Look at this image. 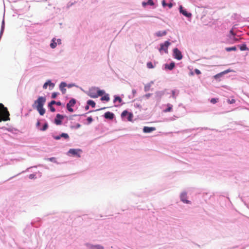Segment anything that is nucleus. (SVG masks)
Wrapping results in <instances>:
<instances>
[{"mask_svg":"<svg viewBox=\"0 0 249 249\" xmlns=\"http://www.w3.org/2000/svg\"><path fill=\"white\" fill-rule=\"evenodd\" d=\"M105 93V90L98 87H93L89 89L88 95L92 98H97Z\"/></svg>","mask_w":249,"mask_h":249,"instance_id":"1","label":"nucleus"},{"mask_svg":"<svg viewBox=\"0 0 249 249\" xmlns=\"http://www.w3.org/2000/svg\"><path fill=\"white\" fill-rule=\"evenodd\" d=\"M52 138L55 140H62L68 142L70 140L69 134L65 132H54L51 134Z\"/></svg>","mask_w":249,"mask_h":249,"instance_id":"2","label":"nucleus"},{"mask_svg":"<svg viewBox=\"0 0 249 249\" xmlns=\"http://www.w3.org/2000/svg\"><path fill=\"white\" fill-rule=\"evenodd\" d=\"M0 113L4 116L2 119L3 121H7L10 120V113L8 111V109L2 103H0ZM1 121V120H0V122Z\"/></svg>","mask_w":249,"mask_h":249,"instance_id":"3","label":"nucleus"},{"mask_svg":"<svg viewBox=\"0 0 249 249\" xmlns=\"http://www.w3.org/2000/svg\"><path fill=\"white\" fill-rule=\"evenodd\" d=\"M46 101L45 96H38L32 105L33 108L44 106Z\"/></svg>","mask_w":249,"mask_h":249,"instance_id":"4","label":"nucleus"},{"mask_svg":"<svg viewBox=\"0 0 249 249\" xmlns=\"http://www.w3.org/2000/svg\"><path fill=\"white\" fill-rule=\"evenodd\" d=\"M171 44V42L169 40H166L164 42L161 43L160 44V48H159V51L160 53H161L163 51L165 53H168V49Z\"/></svg>","mask_w":249,"mask_h":249,"instance_id":"5","label":"nucleus"},{"mask_svg":"<svg viewBox=\"0 0 249 249\" xmlns=\"http://www.w3.org/2000/svg\"><path fill=\"white\" fill-rule=\"evenodd\" d=\"M121 116L123 120H126L128 121L131 122L134 116L132 112H129L126 109L122 112Z\"/></svg>","mask_w":249,"mask_h":249,"instance_id":"6","label":"nucleus"},{"mask_svg":"<svg viewBox=\"0 0 249 249\" xmlns=\"http://www.w3.org/2000/svg\"><path fill=\"white\" fill-rule=\"evenodd\" d=\"M82 152V151L80 149L71 148L68 151L67 155L69 156L80 158Z\"/></svg>","mask_w":249,"mask_h":249,"instance_id":"7","label":"nucleus"},{"mask_svg":"<svg viewBox=\"0 0 249 249\" xmlns=\"http://www.w3.org/2000/svg\"><path fill=\"white\" fill-rule=\"evenodd\" d=\"M65 118L68 119V117L66 115L58 113L56 115L54 119L53 123L57 125H61Z\"/></svg>","mask_w":249,"mask_h":249,"instance_id":"8","label":"nucleus"},{"mask_svg":"<svg viewBox=\"0 0 249 249\" xmlns=\"http://www.w3.org/2000/svg\"><path fill=\"white\" fill-rule=\"evenodd\" d=\"M77 102V100L73 98H71L68 103L66 104V108L69 112L72 113L74 112L73 107Z\"/></svg>","mask_w":249,"mask_h":249,"instance_id":"9","label":"nucleus"},{"mask_svg":"<svg viewBox=\"0 0 249 249\" xmlns=\"http://www.w3.org/2000/svg\"><path fill=\"white\" fill-rule=\"evenodd\" d=\"M173 57L178 60H180L183 58L182 52L177 47L173 49Z\"/></svg>","mask_w":249,"mask_h":249,"instance_id":"10","label":"nucleus"},{"mask_svg":"<svg viewBox=\"0 0 249 249\" xmlns=\"http://www.w3.org/2000/svg\"><path fill=\"white\" fill-rule=\"evenodd\" d=\"M113 102L115 107H120L121 105L124 104L122 98L119 95H114Z\"/></svg>","mask_w":249,"mask_h":249,"instance_id":"11","label":"nucleus"},{"mask_svg":"<svg viewBox=\"0 0 249 249\" xmlns=\"http://www.w3.org/2000/svg\"><path fill=\"white\" fill-rule=\"evenodd\" d=\"M179 12L180 14L182 15L183 16L188 18H192V15L191 13L188 11L187 9L183 7L182 5H179Z\"/></svg>","mask_w":249,"mask_h":249,"instance_id":"12","label":"nucleus"},{"mask_svg":"<svg viewBox=\"0 0 249 249\" xmlns=\"http://www.w3.org/2000/svg\"><path fill=\"white\" fill-rule=\"evenodd\" d=\"M234 26H233L232 28L230 30L228 36L230 39L231 40V43H232L236 42L238 41V39L236 37V34L234 32Z\"/></svg>","mask_w":249,"mask_h":249,"instance_id":"13","label":"nucleus"},{"mask_svg":"<svg viewBox=\"0 0 249 249\" xmlns=\"http://www.w3.org/2000/svg\"><path fill=\"white\" fill-rule=\"evenodd\" d=\"M234 71L233 70H231L230 69H227L225 71H224L220 73H218L215 75L213 76V78L216 81H221V78L224 76V75L230 72Z\"/></svg>","mask_w":249,"mask_h":249,"instance_id":"14","label":"nucleus"},{"mask_svg":"<svg viewBox=\"0 0 249 249\" xmlns=\"http://www.w3.org/2000/svg\"><path fill=\"white\" fill-rule=\"evenodd\" d=\"M36 128L42 131H46L49 127V124L47 121H45L44 124L42 125L41 123L39 120H37L36 123Z\"/></svg>","mask_w":249,"mask_h":249,"instance_id":"15","label":"nucleus"},{"mask_svg":"<svg viewBox=\"0 0 249 249\" xmlns=\"http://www.w3.org/2000/svg\"><path fill=\"white\" fill-rule=\"evenodd\" d=\"M176 66L174 61H171L170 63H165L162 66V69L164 70H173Z\"/></svg>","mask_w":249,"mask_h":249,"instance_id":"16","label":"nucleus"},{"mask_svg":"<svg viewBox=\"0 0 249 249\" xmlns=\"http://www.w3.org/2000/svg\"><path fill=\"white\" fill-rule=\"evenodd\" d=\"M161 4L163 8L168 7L170 9L174 6V3L173 0H162Z\"/></svg>","mask_w":249,"mask_h":249,"instance_id":"17","label":"nucleus"},{"mask_svg":"<svg viewBox=\"0 0 249 249\" xmlns=\"http://www.w3.org/2000/svg\"><path fill=\"white\" fill-rule=\"evenodd\" d=\"M103 117L107 120L112 121L115 118V114L110 111L105 112L103 115Z\"/></svg>","mask_w":249,"mask_h":249,"instance_id":"18","label":"nucleus"},{"mask_svg":"<svg viewBox=\"0 0 249 249\" xmlns=\"http://www.w3.org/2000/svg\"><path fill=\"white\" fill-rule=\"evenodd\" d=\"M34 227L31 223L27 225L26 228L24 230L25 233L26 234L27 236H30L34 231Z\"/></svg>","mask_w":249,"mask_h":249,"instance_id":"19","label":"nucleus"},{"mask_svg":"<svg viewBox=\"0 0 249 249\" xmlns=\"http://www.w3.org/2000/svg\"><path fill=\"white\" fill-rule=\"evenodd\" d=\"M85 245L87 248L89 249H104V247L103 246L99 244L93 245L86 243Z\"/></svg>","mask_w":249,"mask_h":249,"instance_id":"20","label":"nucleus"},{"mask_svg":"<svg viewBox=\"0 0 249 249\" xmlns=\"http://www.w3.org/2000/svg\"><path fill=\"white\" fill-rule=\"evenodd\" d=\"M41 219L38 217L34 219L31 222V224L33 226V227L36 228L39 227L41 226Z\"/></svg>","mask_w":249,"mask_h":249,"instance_id":"21","label":"nucleus"},{"mask_svg":"<svg viewBox=\"0 0 249 249\" xmlns=\"http://www.w3.org/2000/svg\"><path fill=\"white\" fill-rule=\"evenodd\" d=\"M180 200L185 204H190L191 201L187 199V193L183 192L180 195Z\"/></svg>","mask_w":249,"mask_h":249,"instance_id":"22","label":"nucleus"},{"mask_svg":"<svg viewBox=\"0 0 249 249\" xmlns=\"http://www.w3.org/2000/svg\"><path fill=\"white\" fill-rule=\"evenodd\" d=\"M142 5L143 7H146L147 6H154V8L156 7L155 4L153 0H145L142 2Z\"/></svg>","mask_w":249,"mask_h":249,"instance_id":"23","label":"nucleus"},{"mask_svg":"<svg viewBox=\"0 0 249 249\" xmlns=\"http://www.w3.org/2000/svg\"><path fill=\"white\" fill-rule=\"evenodd\" d=\"M66 86L67 83L66 82H61L59 84V89L61 90L63 94H65L66 92V89L65 88Z\"/></svg>","mask_w":249,"mask_h":249,"instance_id":"24","label":"nucleus"},{"mask_svg":"<svg viewBox=\"0 0 249 249\" xmlns=\"http://www.w3.org/2000/svg\"><path fill=\"white\" fill-rule=\"evenodd\" d=\"M156 128L155 127H150L145 126L142 128V131L144 133H150L155 131Z\"/></svg>","mask_w":249,"mask_h":249,"instance_id":"25","label":"nucleus"},{"mask_svg":"<svg viewBox=\"0 0 249 249\" xmlns=\"http://www.w3.org/2000/svg\"><path fill=\"white\" fill-rule=\"evenodd\" d=\"M55 86L54 83H53L51 80H48L46 82L43 84V88L44 89H46L48 86L50 88H53Z\"/></svg>","mask_w":249,"mask_h":249,"instance_id":"26","label":"nucleus"},{"mask_svg":"<svg viewBox=\"0 0 249 249\" xmlns=\"http://www.w3.org/2000/svg\"><path fill=\"white\" fill-rule=\"evenodd\" d=\"M100 96H101L100 100L102 102H107L110 100V97H109V94L106 93L105 91V93H103V94Z\"/></svg>","mask_w":249,"mask_h":249,"instance_id":"27","label":"nucleus"},{"mask_svg":"<svg viewBox=\"0 0 249 249\" xmlns=\"http://www.w3.org/2000/svg\"><path fill=\"white\" fill-rule=\"evenodd\" d=\"M166 91H157L155 92V97L157 98L158 100H160L161 98L165 95Z\"/></svg>","mask_w":249,"mask_h":249,"instance_id":"28","label":"nucleus"},{"mask_svg":"<svg viewBox=\"0 0 249 249\" xmlns=\"http://www.w3.org/2000/svg\"><path fill=\"white\" fill-rule=\"evenodd\" d=\"M33 108L36 109L37 111L38 112L39 115L41 116H43L45 113L46 109L45 108H44L43 106L36 107Z\"/></svg>","mask_w":249,"mask_h":249,"instance_id":"29","label":"nucleus"},{"mask_svg":"<svg viewBox=\"0 0 249 249\" xmlns=\"http://www.w3.org/2000/svg\"><path fill=\"white\" fill-rule=\"evenodd\" d=\"M167 31L166 30L159 31L155 33V36L158 37H162L167 35Z\"/></svg>","mask_w":249,"mask_h":249,"instance_id":"30","label":"nucleus"},{"mask_svg":"<svg viewBox=\"0 0 249 249\" xmlns=\"http://www.w3.org/2000/svg\"><path fill=\"white\" fill-rule=\"evenodd\" d=\"M170 94H171L170 96V98H172L173 99H176L177 96L179 94V90L178 89H172L171 90Z\"/></svg>","mask_w":249,"mask_h":249,"instance_id":"31","label":"nucleus"},{"mask_svg":"<svg viewBox=\"0 0 249 249\" xmlns=\"http://www.w3.org/2000/svg\"><path fill=\"white\" fill-rule=\"evenodd\" d=\"M93 121V119L91 116L88 117L86 120H84L82 122L84 124L89 125Z\"/></svg>","mask_w":249,"mask_h":249,"instance_id":"32","label":"nucleus"},{"mask_svg":"<svg viewBox=\"0 0 249 249\" xmlns=\"http://www.w3.org/2000/svg\"><path fill=\"white\" fill-rule=\"evenodd\" d=\"M198 129H200L201 130H208L210 129L206 127H197V128L185 129L184 130V131L185 132H191L193 130H198Z\"/></svg>","mask_w":249,"mask_h":249,"instance_id":"33","label":"nucleus"},{"mask_svg":"<svg viewBox=\"0 0 249 249\" xmlns=\"http://www.w3.org/2000/svg\"><path fill=\"white\" fill-rule=\"evenodd\" d=\"M71 124L70 125V127L71 129H77L79 128L81 125L79 123H76L75 124H74V123L72 122H71Z\"/></svg>","mask_w":249,"mask_h":249,"instance_id":"34","label":"nucleus"},{"mask_svg":"<svg viewBox=\"0 0 249 249\" xmlns=\"http://www.w3.org/2000/svg\"><path fill=\"white\" fill-rule=\"evenodd\" d=\"M238 47L239 48L240 50L241 51H249V48L247 46V45L245 42L238 45Z\"/></svg>","mask_w":249,"mask_h":249,"instance_id":"35","label":"nucleus"},{"mask_svg":"<svg viewBox=\"0 0 249 249\" xmlns=\"http://www.w3.org/2000/svg\"><path fill=\"white\" fill-rule=\"evenodd\" d=\"M107 107H102L101 108H99V109H97L96 110H90L89 111V112H86L85 113H84V114H79V115H77V116H81V117H86L87 116V115L90 113V112H93V111H99V110H104V109H105L106 108H107Z\"/></svg>","mask_w":249,"mask_h":249,"instance_id":"36","label":"nucleus"},{"mask_svg":"<svg viewBox=\"0 0 249 249\" xmlns=\"http://www.w3.org/2000/svg\"><path fill=\"white\" fill-rule=\"evenodd\" d=\"M50 46L52 49H54L57 46V42L56 39L55 37H53L51 40Z\"/></svg>","mask_w":249,"mask_h":249,"instance_id":"37","label":"nucleus"},{"mask_svg":"<svg viewBox=\"0 0 249 249\" xmlns=\"http://www.w3.org/2000/svg\"><path fill=\"white\" fill-rule=\"evenodd\" d=\"M173 110L172 105L168 103L166 105V107L163 110L164 112H169L172 111Z\"/></svg>","mask_w":249,"mask_h":249,"instance_id":"38","label":"nucleus"},{"mask_svg":"<svg viewBox=\"0 0 249 249\" xmlns=\"http://www.w3.org/2000/svg\"><path fill=\"white\" fill-rule=\"evenodd\" d=\"M87 104L89 106V107H91L92 108H94L96 106V103L94 101L89 99L87 101Z\"/></svg>","mask_w":249,"mask_h":249,"instance_id":"39","label":"nucleus"},{"mask_svg":"<svg viewBox=\"0 0 249 249\" xmlns=\"http://www.w3.org/2000/svg\"><path fill=\"white\" fill-rule=\"evenodd\" d=\"M225 50L227 52H230L231 51H237V47L236 46H231V47H226Z\"/></svg>","mask_w":249,"mask_h":249,"instance_id":"40","label":"nucleus"},{"mask_svg":"<svg viewBox=\"0 0 249 249\" xmlns=\"http://www.w3.org/2000/svg\"><path fill=\"white\" fill-rule=\"evenodd\" d=\"M45 160L49 161L58 164V162L57 161L56 158L55 157L47 158L45 159Z\"/></svg>","mask_w":249,"mask_h":249,"instance_id":"41","label":"nucleus"},{"mask_svg":"<svg viewBox=\"0 0 249 249\" xmlns=\"http://www.w3.org/2000/svg\"><path fill=\"white\" fill-rule=\"evenodd\" d=\"M146 66L148 69H153L155 67V65H154L151 61H148L146 64Z\"/></svg>","mask_w":249,"mask_h":249,"instance_id":"42","label":"nucleus"},{"mask_svg":"<svg viewBox=\"0 0 249 249\" xmlns=\"http://www.w3.org/2000/svg\"><path fill=\"white\" fill-rule=\"evenodd\" d=\"M77 2L76 1L74 0V1H70L69 2L66 6V8L67 9H69L70 7H71L72 6H73L74 4H75Z\"/></svg>","mask_w":249,"mask_h":249,"instance_id":"43","label":"nucleus"},{"mask_svg":"<svg viewBox=\"0 0 249 249\" xmlns=\"http://www.w3.org/2000/svg\"><path fill=\"white\" fill-rule=\"evenodd\" d=\"M47 106L49 111H50L51 112H54L56 111V109L55 107H53V106L48 105Z\"/></svg>","mask_w":249,"mask_h":249,"instance_id":"44","label":"nucleus"},{"mask_svg":"<svg viewBox=\"0 0 249 249\" xmlns=\"http://www.w3.org/2000/svg\"><path fill=\"white\" fill-rule=\"evenodd\" d=\"M218 101V98H212L210 100V102L213 104H215Z\"/></svg>","mask_w":249,"mask_h":249,"instance_id":"45","label":"nucleus"},{"mask_svg":"<svg viewBox=\"0 0 249 249\" xmlns=\"http://www.w3.org/2000/svg\"><path fill=\"white\" fill-rule=\"evenodd\" d=\"M59 94V93L58 92H53L52 93L51 98L52 99H55Z\"/></svg>","mask_w":249,"mask_h":249,"instance_id":"46","label":"nucleus"},{"mask_svg":"<svg viewBox=\"0 0 249 249\" xmlns=\"http://www.w3.org/2000/svg\"><path fill=\"white\" fill-rule=\"evenodd\" d=\"M36 167V166H34V167H30V168H27V169H26V171H23L21 172V173H19L17 175H15V176H13V177H11L10 178H9L8 179H7V180H10V179H12V178H14V177H16V176H18V175H19L21 174V173H24V172H26L27 171H28V170H29V169L30 168H33V167Z\"/></svg>","mask_w":249,"mask_h":249,"instance_id":"47","label":"nucleus"},{"mask_svg":"<svg viewBox=\"0 0 249 249\" xmlns=\"http://www.w3.org/2000/svg\"><path fill=\"white\" fill-rule=\"evenodd\" d=\"M73 87H78V86L75 83H67L66 87L68 88H71Z\"/></svg>","mask_w":249,"mask_h":249,"instance_id":"48","label":"nucleus"},{"mask_svg":"<svg viewBox=\"0 0 249 249\" xmlns=\"http://www.w3.org/2000/svg\"><path fill=\"white\" fill-rule=\"evenodd\" d=\"M150 87H151L150 84H148L144 86V91L145 92L149 91L150 89Z\"/></svg>","mask_w":249,"mask_h":249,"instance_id":"49","label":"nucleus"},{"mask_svg":"<svg viewBox=\"0 0 249 249\" xmlns=\"http://www.w3.org/2000/svg\"><path fill=\"white\" fill-rule=\"evenodd\" d=\"M194 71V74H196L197 75H199L201 74V71L197 69H195Z\"/></svg>","mask_w":249,"mask_h":249,"instance_id":"50","label":"nucleus"},{"mask_svg":"<svg viewBox=\"0 0 249 249\" xmlns=\"http://www.w3.org/2000/svg\"><path fill=\"white\" fill-rule=\"evenodd\" d=\"M227 102L229 104H234V103H235V100L234 99H227Z\"/></svg>","mask_w":249,"mask_h":249,"instance_id":"51","label":"nucleus"},{"mask_svg":"<svg viewBox=\"0 0 249 249\" xmlns=\"http://www.w3.org/2000/svg\"><path fill=\"white\" fill-rule=\"evenodd\" d=\"M29 178L31 179H35L36 178V174H31L29 175Z\"/></svg>","mask_w":249,"mask_h":249,"instance_id":"52","label":"nucleus"},{"mask_svg":"<svg viewBox=\"0 0 249 249\" xmlns=\"http://www.w3.org/2000/svg\"><path fill=\"white\" fill-rule=\"evenodd\" d=\"M56 105L58 106H62L64 107L65 105L62 103L60 101H56Z\"/></svg>","mask_w":249,"mask_h":249,"instance_id":"53","label":"nucleus"},{"mask_svg":"<svg viewBox=\"0 0 249 249\" xmlns=\"http://www.w3.org/2000/svg\"><path fill=\"white\" fill-rule=\"evenodd\" d=\"M6 129L9 131V132H12L13 133L14 132V131H15L16 130V129L15 128H6Z\"/></svg>","mask_w":249,"mask_h":249,"instance_id":"54","label":"nucleus"},{"mask_svg":"<svg viewBox=\"0 0 249 249\" xmlns=\"http://www.w3.org/2000/svg\"><path fill=\"white\" fill-rule=\"evenodd\" d=\"M48 105H50L53 106L54 105H56V101L55 100H51L50 102L48 103Z\"/></svg>","mask_w":249,"mask_h":249,"instance_id":"55","label":"nucleus"},{"mask_svg":"<svg viewBox=\"0 0 249 249\" xmlns=\"http://www.w3.org/2000/svg\"><path fill=\"white\" fill-rule=\"evenodd\" d=\"M163 91H166L165 95L170 94V92H171V90H169V89H165Z\"/></svg>","mask_w":249,"mask_h":249,"instance_id":"56","label":"nucleus"},{"mask_svg":"<svg viewBox=\"0 0 249 249\" xmlns=\"http://www.w3.org/2000/svg\"><path fill=\"white\" fill-rule=\"evenodd\" d=\"M137 93V91L135 89H133L132 90V93L133 95V97H134Z\"/></svg>","mask_w":249,"mask_h":249,"instance_id":"57","label":"nucleus"},{"mask_svg":"<svg viewBox=\"0 0 249 249\" xmlns=\"http://www.w3.org/2000/svg\"><path fill=\"white\" fill-rule=\"evenodd\" d=\"M57 44L60 45L61 44V39L60 38H58L56 39Z\"/></svg>","mask_w":249,"mask_h":249,"instance_id":"58","label":"nucleus"},{"mask_svg":"<svg viewBox=\"0 0 249 249\" xmlns=\"http://www.w3.org/2000/svg\"><path fill=\"white\" fill-rule=\"evenodd\" d=\"M152 94L151 93H147L145 95V96L146 98H149L151 96Z\"/></svg>","mask_w":249,"mask_h":249,"instance_id":"59","label":"nucleus"},{"mask_svg":"<svg viewBox=\"0 0 249 249\" xmlns=\"http://www.w3.org/2000/svg\"><path fill=\"white\" fill-rule=\"evenodd\" d=\"M195 74H194V71H191L189 73V75L190 76H193Z\"/></svg>","mask_w":249,"mask_h":249,"instance_id":"60","label":"nucleus"},{"mask_svg":"<svg viewBox=\"0 0 249 249\" xmlns=\"http://www.w3.org/2000/svg\"><path fill=\"white\" fill-rule=\"evenodd\" d=\"M89 106H88V105L87 104V105L85 107V109L86 110H88L89 109Z\"/></svg>","mask_w":249,"mask_h":249,"instance_id":"61","label":"nucleus"},{"mask_svg":"<svg viewBox=\"0 0 249 249\" xmlns=\"http://www.w3.org/2000/svg\"><path fill=\"white\" fill-rule=\"evenodd\" d=\"M77 116V115H76V114L71 115V116H70V117H69V119H70V120H72V119H73V118H73V117H74V116Z\"/></svg>","mask_w":249,"mask_h":249,"instance_id":"62","label":"nucleus"},{"mask_svg":"<svg viewBox=\"0 0 249 249\" xmlns=\"http://www.w3.org/2000/svg\"><path fill=\"white\" fill-rule=\"evenodd\" d=\"M247 21H248V22H249V18H247Z\"/></svg>","mask_w":249,"mask_h":249,"instance_id":"63","label":"nucleus"},{"mask_svg":"<svg viewBox=\"0 0 249 249\" xmlns=\"http://www.w3.org/2000/svg\"><path fill=\"white\" fill-rule=\"evenodd\" d=\"M136 106H137V107H140V105H138V104H136Z\"/></svg>","mask_w":249,"mask_h":249,"instance_id":"64","label":"nucleus"}]
</instances>
